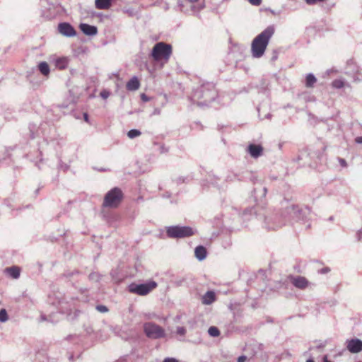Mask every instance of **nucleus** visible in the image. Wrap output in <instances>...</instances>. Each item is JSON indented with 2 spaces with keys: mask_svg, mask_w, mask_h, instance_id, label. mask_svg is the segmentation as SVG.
<instances>
[{
  "mask_svg": "<svg viewBox=\"0 0 362 362\" xmlns=\"http://www.w3.org/2000/svg\"><path fill=\"white\" fill-rule=\"evenodd\" d=\"M246 360V357L245 356H241L238 358V362H245Z\"/></svg>",
  "mask_w": 362,
  "mask_h": 362,
  "instance_id": "2f4dec72",
  "label": "nucleus"
},
{
  "mask_svg": "<svg viewBox=\"0 0 362 362\" xmlns=\"http://www.w3.org/2000/svg\"><path fill=\"white\" fill-rule=\"evenodd\" d=\"M214 86L212 84L207 83L203 85L199 90L197 92V93H202V98H204L206 101L213 99L214 97Z\"/></svg>",
  "mask_w": 362,
  "mask_h": 362,
  "instance_id": "0eeeda50",
  "label": "nucleus"
},
{
  "mask_svg": "<svg viewBox=\"0 0 362 362\" xmlns=\"http://www.w3.org/2000/svg\"><path fill=\"white\" fill-rule=\"evenodd\" d=\"M339 163H340V164H341V166H343V167H346V166L347 165L346 162V160H345L344 159H343V158H339Z\"/></svg>",
  "mask_w": 362,
  "mask_h": 362,
  "instance_id": "7c9ffc66",
  "label": "nucleus"
},
{
  "mask_svg": "<svg viewBox=\"0 0 362 362\" xmlns=\"http://www.w3.org/2000/svg\"><path fill=\"white\" fill-rule=\"evenodd\" d=\"M317 79L315 76L312 74H309L306 76L305 79V86L308 88L313 87L314 84L316 83Z\"/></svg>",
  "mask_w": 362,
  "mask_h": 362,
  "instance_id": "aec40b11",
  "label": "nucleus"
},
{
  "mask_svg": "<svg viewBox=\"0 0 362 362\" xmlns=\"http://www.w3.org/2000/svg\"><path fill=\"white\" fill-rule=\"evenodd\" d=\"M344 81L340 79H336L332 81V86L336 88H341L344 87Z\"/></svg>",
  "mask_w": 362,
  "mask_h": 362,
  "instance_id": "5701e85b",
  "label": "nucleus"
},
{
  "mask_svg": "<svg viewBox=\"0 0 362 362\" xmlns=\"http://www.w3.org/2000/svg\"><path fill=\"white\" fill-rule=\"evenodd\" d=\"M144 332L146 336L151 339H159L165 337V330L160 326L153 323L147 322L144 325Z\"/></svg>",
  "mask_w": 362,
  "mask_h": 362,
  "instance_id": "423d86ee",
  "label": "nucleus"
},
{
  "mask_svg": "<svg viewBox=\"0 0 362 362\" xmlns=\"http://www.w3.org/2000/svg\"><path fill=\"white\" fill-rule=\"evenodd\" d=\"M248 1L253 6H259L262 4V0H248Z\"/></svg>",
  "mask_w": 362,
  "mask_h": 362,
  "instance_id": "c85d7f7f",
  "label": "nucleus"
},
{
  "mask_svg": "<svg viewBox=\"0 0 362 362\" xmlns=\"http://www.w3.org/2000/svg\"><path fill=\"white\" fill-rule=\"evenodd\" d=\"M194 253H195V257L199 260H203L206 257V250L204 247L201 246V245L198 246L195 248Z\"/></svg>",
  "mask_w": 362,
  "mask_h": 362,
  "instance_id": "a211bd4d",
  "label": "nucleus"
},
{
  "mask_svg": "<svg viewBox=\"0 0 362 362\" xmlns=\"http://www.w3.org/2000/svg\"><path fill=\"white\" fill-rule=\"evenodd\" d=\"M139 87H140V82H139V79L137 78V77H136V76H134L133 78H132L127 83V85H126L127 89L128 90H131V91L136 90L139 88Z\"/></svg>",
  "mask_w": 362,
  "mask_h": 362,
  "instance_id": "2eb2a0df",
  "label": "nucleus"
},
{
  "mask_svg": "<svg viewBox=\"0 0 362 362\" xmlns=\"http://www.w3.org/2000/svg\"><path fill=\"white\" fill-rule=\"evenodd\" d=\"M329 271H330V269H329L328 267H325V268H323V269L320 271V272H321L322 274H325V273L329 272Z\"/></svg>",
  "mask_w": 362,
  "mask_h": 362,
  "instance_id": "72a5a7b5",
  "label": "nucleus"
},
{
  "mask_svg": "<svg viewBox=\"0 0 362 362\" xmlns=\"http://www.w3.org/2000/svg\"><path fill=\"white\" fill-rule=\"evenodd\" d=\"M324 362H330V361H329L327 359V358H325V361H324Z\"/></svg>",
  "mask_w": 362,
  "mask_h": 362,
  "instance_id": "4c0bfd02",
  "label": "nucleus"
},
{
  "mask_svg": "<svg viewBox=\"0 0 362 362\" xmlns=\"http://www.w3.org/2000/svg\"><path fill=\"white\" fill-rule=\"evenodd\" d=\"M96 309L100 312V313H106L108 311V309L106 306L105 305H98L96 307Z\"/></svg>",
  "mask_w": 362,
  "mask_h": 362,
  "instance_id": "bb28decb",
  "label": "nucleus"
},
{
  "mask_svg": "<svg viewBox=\"0 0 362 362\" xmlns=\"http://www.w3.org/2000/svg\"><path fill=\"white\" fill-rule=\"evenodd\" d=\"M123 199V193L118 187H114L105 196L103 206L104 207L117 208Z\"/></svg>",
  "mask_w": 362,
  "mask_h": 362,
  "instance_id": "7ed1b4c3",
  "label": "nucleus"
},
{
  "mask_svg": "<svg viewBox=\"0 0 362 362\" xmlns=\"http://www.w3.org/2000/svg\"><path fill=\"white\" fill-rule=\"evenodd\" d=\"M81 30L87 35H95L98 33L97 28L86 23H81L79 25Z\"/></svg>",
  "mask_w": 362,
  "mask_h": 362,
  "instance_id": "f8f14e48",
  "label": "nucleus"
},
{
  "mask_svg": "<svg viewBox=\"0 0 362 362\" xmlns=\"http://www.w3.org/2000/svg\"><path fill=\"white\" fill-rule=\"evenodd\" d=\"M114 0H95V6L99 10H108Z\"/></svg>",
  "mask_w": 362,
  "mask_h": 362,
  "instance_id": "ddd939ff",
  "label": "nucleus"
},
{
  "mask_svg": "<svg viewBox=\"0 0 362 362\" xmlns=\"http://www.w3.org/2000/svg\"><path fill=\"white\" fill-rule=\"evenodd\" d=\"M173 52V47L170 45L165 42H158L153 47L151 57L154 61L159 62L163 60L167 62Z\"/></svg>",
  "mask_w": 362,
  "mask_h": 362,
  "instance_id": "f03ea898",
  "label": "nucleus"
},
{
  "mask_svg": "<svg viewBox=\"0 0 362 362\" xmlns=\"http://www.w3.org/2000/svg\"><path fill=\"white\" fill-rule=\"evenodd\" d=\"M307 362H314V361L312 360V359H309V360L307 361Z\"/></svg>",
  "mask_w": 362,
  "mask_h": 362,
  "instance_id": "e433bc0d",
  "label": "nucleus"
},
{
  "mask_svg": "<svg viewBox=\"0 0 362 362\" xmlns=\"http://www.w3.org/2000/svg\"><path fill=\"white\" fill-rule=\"evenodd\" d=\"M305 3L308 5H314L319 3H322L326 1L327 0H304Z\"/></svg>",
  "mask_w": 362,
  "mask_h": 362,
  "instance_id": "393cba45",
  "label": "nucleus"
},
{
  "mask_svg": "<svg viewBox=\"0 0 362 362\" xmlns=\"http://www.w3.org/2000/svg\"><path fill=\"white\" fill-rule=\"evenodd\" d=\"M4 272L13 279H18L20 276L21 269L17 266H13L5 269Z\"/></svg>",
  "mask_w": 362,
  "mask_h": 362,
  "instance_id": "dca6fc26",
  "label": "nucleus"
},
{
  "mask_svg": "<svg viewBox=\"0 0 362 362\" xmlns=\"http://www.w3.org/2000/svg\"><path fill=\"white\" fill-rule=\"evenodd\" d=\"M141 132L137 129H132L128 132L127 135L130 139L135 138L141 135Z\"/></svg>",
  "mask_w": 362,
  "mask_h": 362,
  "instance_id": "4be33fe9",
  "label": "nucleus"
},
{
  "mask_svg": "<svg viewBox=\"0 0 362 362\" xmlns=\"http://www.w3.org/2000/svg\"><path fill=\"white\" fill-rule=\"evenodd\" d=\"M157 287L155 281H150L146 284H132L129 286V291L139 296H146Z\"/></svg>",
  "mask_w": 362,
  "mask_h": 362,
  "instance_id": "39448f33",
  "label": "nucleus"
},
{
  "mask_svg": "<svg viewBox=\"0 0 362 362\" xmlns=\"http://www.w3.org/2000/svg\"><path fill=\"white\" fill-rule=\"evenodd\" d=\"M177 334L181 336H184L186 334V329L183 327H179L177 328Z\"/></svg>",
  "mask_w": 362,
  "mask_h": 362,
  "instance_id": "a878e982",
  "label": "nucleus"
},
{
  "mask_svg": "<svg viewBox=\"0 0 362 362\" xmlns=\"http://www.w3.org/2000/svg\"><path fill=\"white\" fill-rule=\"evenodd\" d=\"M163 362H178V361L174 358H166L164 359Z\"/></svg>",
  "mask_w": 362,
  "mask_h": 362,
  "instance_id": "c756f323",
  "label": "nucleus"
},
{
  "mask_svg": "<svg viewBox=\"0 0 362 362\" xmlns=\"http://www.w3.org/2000/svg\"><path fill=\"white\" fill-rule=\"evenodd\" d=\"M100 95L103 99H107L110 96V93L107 90H104L100 92Z\"/></svg>",
  "mask_w": 362,
  "mask_h": 362,
  "instance_id": "cd10ccee",
  "label": "nucleus"
},
{
  "mask_svg": "<svg viewBox=\"0 0 362 362\" xmlns=\"http://www.w3.org/2000/svg\"><path fill=\"white\" fill-rule=\"evenodd\" d=\"M291 283L298 288L305 289L308 287L309 282L304 276H291L290 278Z\"/></svg>",
  "mask_w": 362,
  "mask_h": 362,
  "instance_id": "1a4fd4ad",
  "label": "nucleus"
},
{
  "mask_svg": "<svg viewBox=\"0 0 362 362\" xmlns=\"http://www.w3.org/2000/svg\"><path fill=\"white\" fill-rule=\"evenodd\" d=\"M208 332L211 337H218L220 334L218 329L214 326L209 327Z\"/></svg>",
  "mask_w": 362,
  "mask_h": 362,
  "instance_id": "412c9836",
  "label": "nucleus"
},
{
  "mask_svg": "<svg viewBox=\"0 0 362 362\" xmlns=\"http://www.w3.org/2000/svg\"><path fill=\"white\" fill-rule=\"evenodd\" d=\"M347 349L351 353H358L362 351V341L360 339H351L347 342Z\"/></svg>",
  "mask_w": 362,
  "mask_h": 362,
  "instance_id": "9d476101",
  "label": "nucleus"
},
{
  "mask_svg": "<svg viewBox=\"0 0 362 362\" xmlns=\"http://www.w3.org/2000/svg\"><path fill=\"white\" fill-rule=\"evenodd\" d=\"M274 33V26L269 25L253 39L251 44V52L254 57L259 58L264 55L269 40Z\"/></svg>",
  "mask_w": 362,
  "mask_h": 362,
  "instance_id": "f257e3e1",
  "label": "nucleus"
},
{
  "mask_svg": "<svg viewBox=\"0 0 362 362\" xmlns=\"http://www.w3.org/2000/svg\"><path fill=\"white\" fill-rule=\"evenodd\" d=\"M8 320L7 313L5 309H1L0 310V321L5 322Z\"/></svg>",
  "mask_w": 362,
  "mask_h": 362,
  "instance_id": "b1692460",
  "label": "nucleus"
},
{
  "mask_svg": "<svg viewBox=\"0 0 362 362\" xmlns=\"http://www.w3.org/2000/svg\"><path fill=\"white\" fill-rule=\"evenodd\" d=\"M355 141L358 144H362V136L356 137Z\"/></svg>",
  "mask_w": 362,
  "mask_h": 362,
  "instance_id": "473e14b6",
  "label": "nucleus"
},
{
  "mask_svg": "<svg viewBox=\"0 0 362 362\" xmlns=\"http://www.w3.org/2000/svg\"><path fill=\"white\" fill-rule=\"evenodd\" d=\"M59 32L66 37H74L76 35L74 28L69 23H61L58 25Z\"/></svg>",
  "mask_w": 362,
  "mask_h": 362,
  "instance_id": "6e6552de",
  "label": "nucleus"
},
{
  "mask_svg": "<svg viewBox=\"0 0 362 362\" xmlns=\"http://www.w3.org/2000/svg\"><path fill=\"white\" fill-rule=\"evenodd\" d=\"M39 71L44 76H48L49 74V67L47 62H40L38 65Z\"/></svg>",
  "mask_w": 362,
  "mask_h": 362,
  "instance_id": "6ab92c4d",
  "label": "nucleus"
},
{
  "mask_svg": "<svg viewBox=\"0 0 362 362\" xmlns=\"http://www.w3.org/2000/svg\"><path fill=\"white\" fill-rule=\"evenodd\" d=\"M247 151L252 157L256 158L262 154L263 148L261 145L250 144Z\"/></svg>",
  "mask_w": 362,
  "mask_h": 362,
  "instance_id": "9b49d317",
  "label": "nucleus"
},
{
  "mask_svg": "<svg viewBox=\"0 0 362 362\" xmlns=\"http://www.w3.org/2000/svg\"><path fill=\"white\" fill-rule=\"evenodd\" d=\"M83 118H84V120L86 122H89V120H88V115L87 113H84L83 114Z\"/></svg>",
  "mask_w": 362,
  "mask_h": 362,
  "instance_id": "f704fd0d",
  "label": "nucleus"
},
{
  "mask_svg": "<svg viewBox=\"0 0 362 362\" xmlns=\"http://www.w3.org/2000/svg\"><path fill=\"white\" fill-rule=\"evenodd\" d=\"M141 99L146 102L148 100V98H147V96L145 94L141 95Z\"/></svg>",
  "mask_w": 362,
  "mask_h": 362,
  "instance_id": "c9c22d12",
  "label": "nucleus"
},
{
  "mask_svg": "<svg viewBox=\"0 0 362 362\" xmlns=\"http://www.w3.org/2000/svg\"><path fill=\"white\" fill-rule=\"evenodd\" d=\"M166 234L170 238H183L192 236L194 232L191 227L175 226L167 228Z\"/></svg>",
  "mask_w": 362,
  "mask_h": 362,
  "instance_id": "20e7f679",
  "label": "nucleus"
},
{
  "mask_svg": "<svg viewBox=\"0 0 362 362\" xmlns=\"http://www.w3.org/2000/svg\"><path fill=\"white\" fill-rule=\"evenodd\" d=\"M69 60L66 57H58L54 60L55 67L59 70H64L67 68Z\"/></svg>",
  "mask_w": 362,
  "mask_h": 362,
  "instance_id": "4468645a",
  "label": "nucleus"
},
{
  "mask_svg": "<svg viewBox=\"0 0 362 362\" xmlns=\"http://www.w3.org/2000/svg\"><path fill=\"white\" fill-rule=\"evenodd\" d=\"M216 300L215 293L212 291H207L202 297V303L210 305Z\"/></svg>",
  "mask_w": 362,
  "mask_h": 362,
  "instance_id": "f3484780",
  "label": "nucleus"
}]
</instances>
